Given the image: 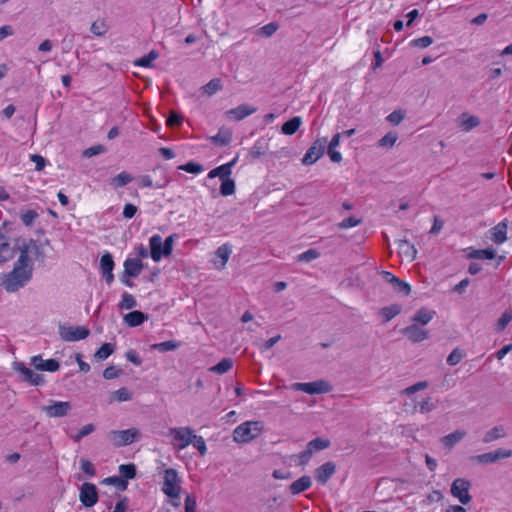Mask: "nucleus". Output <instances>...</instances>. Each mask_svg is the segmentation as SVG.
Here are the masks:
<instances>
[{
  "mask_svg": "<svg viewBox=\"0 0 512 512\" xmlns=\"http://www.w3.org/2000/svg\"><path fill=\"white\" fill-rule=\"evenodd\" d=\"M193 441L191 444L196 448L200 454V456H205L207 453V446L204 438L200 435L193 434Z\"/></svg>",
  "mask_w": 512,
  "mask_h": 512,
  "instance_id": "8fccbe9b",
  "label": "nucleus"
},
{
  "mask_svg": "<svg viewBox=\"0 0 512 512\" xmlns=\"http://www.w3.org/2000/svg\"><path fill=\"white\" fill-rule=\"evenodd\" d=\"M143 269V264L138 258H127L124 261V275L137 277Z\"/></svg>",
  "mask_w": 512,
  "mask_h": 512,
  "instance_id": "412c9836",
  "label": "nucleus"
},
{
  "mask_svg": "<svg viewBox=\"0 0 512 512\" xmlns=\"http://www.w3.org/2000/svg\"><path fill=\"white\" fill-rule=\"evenodd\" d=\"M319 252H317L315 249H309L303 253H301L297 258L300 262H310L312 260H315L319 257Z\"/></svg>",
  "mask_w": 512,
  "mask_h": 512,
  "instance_id": "680f3d73",
  "label": "nucleus"
},
{
  "mask_svg": "<svg viewBox=\"0 0 512 512\" xmlns=\"http://www.w3.org/2000/svg\"><path fill=\"white\" fill-rule=\"evenodd\" d=\"M81 470L89 477H94L96 474V469L93 463L89 460L82 459L80 462Z\"/></svg>",
  "mask_w": 512,
  "mask_h": 512,
  "instance_id": "0e129e2a",
  "label": "nucleus"
},
{
  "mask_svg": "<svg viewBox=\"0 0 512 512\" xmlns=\"http://www.w3.org/2000/svg\"><path fill=\"white\" fill-rule=\"evenodd\" d=\"M15 250L11 246L9 237L0 232V263H5L14 257Z\"/></svg>",
  "mask_w": 512,
  "mask_h": 512,
  "instance_id": "2eb2a0df",
  "label": "nucleus"
},
{
  "mask_svg": "<svg viewBox=\"0 0 512 512\" xmlns=\"http://www.w3.org/2000/svg\"><path fill=\"white\" fill-rule=\"evenodd\" d=\"M136 300L134 296L128 292H124L122 294L121 300L119 302V308L129 310L136 306Z\"/></svg>",
  "mask_w": 512,
  "mask_h": 512,
  "instance_id": "37998d69",
  "label": "nucleus"
},
{
  "mask_svg": "<svg viewBox=\"0 0 512 512\" xmlns=\"http://www.w3.org/2000/svg\"><path fill=\"white\" fill-rule=\"evenodd\" d=\"M132 399V394L125 387H122L116 391H114L111 395L112 401L125 402Z\"/></svg>",
  "mask_w": 512,
  "mask_h": 512,
  "instance_id": "c03bdc74",
  "label": "nucleus"
},
{
  "mask_svg": "<svg viewBox=\"0 0 512 512\" xmlns=\"http://www.w3.org/2000/svg\"><path fill=\"white\" fill-rule=\"evenodd\" d=\"M480 124L478 117L462 113L458 118V126L462 131L469 132Z\"/></svg>",
  "mask_w": 512,
  "mask_h": 512,
  "instance_id": "393cba45",
  "label": "nucleus"
},
{
  "mask_svg": "<svg viewBox=\"0 0 512 512\" xmlns=\"http://www.w3.org/2000/svg\"><path fill=\"white\" fill-rule=\"evenodd\" d=\"M471 483L464 478H457L451 485V494L459 500L461 504H468L472 497L469 494Z\"/></svg>",
  "mask_w": 512,
  "mask_h": 512,
  "instance_id": "423d86ee",
  "label": "nucleus"
},
{
  "mask_svg": "<svg viewBox=\"0 0 512 512\" xmlns=\"http://www.w3.org/2000/svg\"><path fill=\"white\" fill-rule=\"evenodd\" d=\"M405 117V113L398 109V110H395L393 111L392 113H390L388 116H387V121L390 122L391 124L393 125H398L402 122V120L404 119Z\"/></svg>",
  "mask_w": 512,
  "mask_h": 512,
  "instance_id": "e2e57ef3",
  "label": "nucleus"
},
{
  "mask_svg": "<svg viewBox=\"0 0 512 512\" xmlns=\"http://www.w3.org/2000/svg\"><path fill=\"white\" fill-rule=\"evenodd\" d=\"M473 459L479 464H491L496 462L493 451L477 455Z\"/></svg>",
  "mask_w": 512,
  "mask_h": 512,
  "instance_id": "bf43d9fd",
  "label": "nucleus"
},
{
  "mask_svg": "<svg viewBox=\"0 0 512 512\" xmlns=\"http://www.w3.org/2000/svg\"><path fill=\"white\" fill-rule=\"evenodd\" d=\"M507 223L502 221L490 229V239L493 243L500 245L507 240Z\"/></svg>",
  "mask_w": 512,
  "mask_h": 512,
  "instance_id": "dca6fc26",
  "label": "nucleus"
},
{
  "mask_svg": "<svg viewBox=\"0 0 512 512\" xmlns=\"http://www.w3.org/2000/svg\"><path fill=\"white\" fill-rule=\"evenodd\" d=\"M119 472L125 479H133L136 476V467L134 464H122Z\"/></svg>",
  "mask_w": 512,
  "mask_h": 512,
  "instance_id": "864d4df0",
  "label": "nucleus"
},
{
  "mask_svg": "<svg viewBox=\"0 0 512 512\" xmlns=\"http://www.w3.org/2000/svg\"><path fill=\"white\" fill-rule=\"evenodd\" d=\"M434 315V311L422 308L418 310L413 316V324L426 325L433 319Z\"/></svg>",
  "mask_w": 512,
  "mask_h": 512,
  "instance_id": "2f4dec72",
  "label": "nucleus"
},
{
  "mask_svg": "<svg viewBox=\"0 0 512 512\" xmlns=\"http://www.w3.org/2000/svg\"><path fill=\"white\" fill-rule=\"evenodd\" d=\"M132 180V176L129 173L123 171L111 179V184L115 188H119L129 184Z\"/></svg>",
  "mask_w": 512,
  "mask_h": 512,
  "instance_id": "a19ab883",
  "label": "nucleus"
},
{
  "mask_svg": "<svg viewBox=\"0 0 512 512\" xmlns=\"http://www.w3.org/2000/svg\"><path fill=\"white\" fill-rule=\"evenodd\" d=\"M278 28H279V26L276 22H271V23L263 26L258 31V33H260L261 35H263L265 37H270L278 30Z\"/></svg>",
  "mask_w": 512,
  "mask_h": 512,
  "instance_id": "774afa93",
  "label": "nucleus"
},
{
  "mask_svg": "<svg viewBox=\"0 0 512 512\" xmlns=\"http://www.w3.org/2000/svg\"><path fill=\"white\" fill-rule=\"evenodd\" d=\"M254 111H255L254 108H252L248 105L242 104L236 108L227 110L226 117L229 120L240 121V120L244 119L245 117L254 113Z\"/></svg>",
  "mask_w": 512,
  "mask_h": 512,
  "instance_id": "6ab92c4d",
  "label": "nucleus"
},
{
  "mask_svg": "<svg viewBox=\"0 0 512 512\" xmlns=\"http://www.w3.org/2000/svg\"><path fill=\"white\" fill-rule=\"evenodd\" d=\"M181 346V343L179 341L175 340H168L160 343H155L151 346L153 350L159 351V352H168L172 350H176Z\"/></svg>",
  "mask_w": 512,
  "mask_h": 512,
  "instance_id": "f704fd0d",
  "label": "nucleus"
},
{
  "mask_svg": "<svg viewBox=\"0 0 512 512\" xmlns=\"http://www.w3.org/2000/svg\"><path fill=\"white\" fill-rule=\"evenodd\" d=\"M397 246H398V253L403 259H405L409 262H412L416 259L417 250H416L415 246L413 244H411L409 241L399 240L397 242Z\"/></svg>",
  "mask_w": 512,
  "mask_h": 512,
  "instance_id": "f3484780",
  "label": "nucleus"
},
{
  "mask_svg": "<svg viewBox=\"0 0 512 512\" xmlns=\"http://www.w3.org/2000/svg\"><path fill=\"white\" fill-rule=\"evenodd\" d=\"M233 367V361L230 358H223L219 363L212 366L209 370L216 374H224Z\"/></svg>",
  "mask_w": 512,
  "mask_h": 512,
  "instance_id": "e433bc0d",
  "label": "nucleus"
},
{
  "mask_svg": "<svg viewBox=\"0 0 512 512\" xmlns=\"http://www.w3.org/2000/svg\"><path fill=\"white\" fill-rule=\"evenodd\" d=\"M180 478L178 472L174 468H167L163 475L162 491L171 499H180Z\"/></svg>",
  "mask_w": 512,
  "mask_h": 512,
  "instance_id": "f03ea898",
  "label": "nucleus"
},
{
  "mask_svg": "<svg viewBox=\"0 0 512 512\" xmlns=\"http://www.w3.org/2000/svg\"><path fill=\"white\" fill-rule=\"evenodd\" d=\"M79 500L85 507L94 506L99 500L95 484L89 482L83 483L80 488Z\"/></svg>",
  "mask_w": 512,
  "mask_h": 512,
  "instance_id": "6e6552de",
  "label": "nucleus"
},
{
  "mask_svg": "<svg viewBox=\"0 0 512 512\" xmlns=\"http://www.w3.org/2000/svg\"><path fill=\"white\" fill-rule=\"evenodd\" d=\"M328 140L326 137H321L316 139L310 148L305 153L302 163L304 165H312L314 164L318 159H320L327 147Z\"/></svg>",
  "mask_w": 512,
  "mask_h": 512,
  "instance_id": "39448f33",
  "label": "nucleus"
},
{
  "mask_svg": "<svg viewBox=\"0 0 512 512\" xmlns=\"http://www.w3.org/2000/svg\"><path fill=\"white\" fill-rule=\"evenodd\" d=\"M159 57V54L156 50H151L147 55H144L138 59H136L133 64L138 67L149 68L152 67L153 61H155Z\"/></svg>",
  "mask_w": 512,
  "mask_h": 512,
  "instance_id": "72a5a7b5",
  "label": "nucleus"
},
{
  "mask_svg": "<svg viewBox=\"0 0 512 512\" xmlns=\"http://www.w3.org/2000/svg\"><path fill=\"white\" fill-rule=\"evenodd\" d=\"M179 170L185 171L190 174H199L203 172L204 168L201 164L196 163L194 161H189L185 164H182L178 167Z\"/></svg>",
  "mask_w": 512,
  "mask_h": 512,
  "instance_id": "a18cd8bd",
  "label": "nucleus"
},
{
  "mask_svg": "<svg viewBox=\"0 0 512 512\" xmlns=\"http://www.w3.org/2000/svg\"><path fill=\"white\" fill-rule=\"evenodd\" d=\"M301 125L302 118L299 116H295L282 125L281 132L284 135H293L298 131Z\"/></svg>",
  "mask_w": 512,
  "mask_h": 512,
  "instance_id": "c756f323",
  "label": "nucleus"
},
{
  "mask_svg": "<svg viewBox=\"0 0 512 512\" xmlns=\"http://www.w3.org/2000/svg\"><path fill=\"white\" fill-rule=\"evenodd\" d=\"M38 218V213L35 210H25L21 212L20 219L25 226H31Z\"/></svg>",
  "mask_w": 512,
  "mask_h": 512,
  "instance_id": "3c124183",
  "label": "nucleus"
},
{
  "mask_svg": "<svg viewBox=\"0 0 512 512\" xmlns=\"http://www.w3.org/2000/svg\"><path fill=\"white\" fill-rule=\"evenodd\" d=\"M496 257V251L493 248L477 249L468 254L470 259L492 260Z\"/></svg>",
  "mask_w": 512,
  "mask_h": 512,
  "instance_id": "473e14b6",
  "label": "nucleus"
},
{
  "mask_svg": "<svg viewBox=\"0 0 512 512\" xmlns=\"http://www.w3.org/2000/svg\"><path fill=\"white\" fill-rule=\"evenodd\" d=\"M72 410V404L69 401H53L50 405L42 408V411L49 418L64 417Z\"/></svg>",
  "mask_w": 512,
  "mask_h": 512,
  "instance_id": "0eeeda50",
  "label": "nucleus"
},
{
  "mask_svg": "<svg viewBox=\"0 0 512 512\" xmlns=\"http://www.w3.org/2000/svg\"><path fill=\"white\" fill-rule=\"evenodd\" d=\"M90 29L91 32L96 36H103L108 31L107 24L103 19H98L94 21Z\"/></svg>",
  "mask_w": 512,
  "mask_h": 512,
  "instance_id": "49530a36",
  "label": "nucleus"
},
{
  "mask_svg": "<svg viewBox=\"0 0 512 512\" xmlns=\"http://www.w3.org/2000/svg\"><path fill=\"white\" fill-rule=\"evenodd\" d=\"M512 321V310H506L498 319L496 328L498 331H504L507 325Z\"/></svg>",
  "mask_w": 512,
  "mask_h": 512,
  "instance_id": "603ef678",
  "label": "nucleus"
},
{
  "mask_svg": "<svg viewBox=\"0 0 512 512\" xmlns=\"http://www.w3.org/2000/svg\"><path fill=\"white\" fill-rule=\"evenodd\" d=\"M463 358V353L458 349L455 348L447 357V363L450 366L457 365Z\"/></svg>",
  "mask_w": 512,
  "mask_h": 512,
  "instance_id": "69168bd1",
  "label": "nucleus"
},
{
  "mask_svg": "<svg viewBox=\"0 0 512 512\" xmlns=\"http://www.w3.org/2000/svg\"><path fill=\"white\" fill-rule=\"evenodd\" d=\"M148 319V315L139 310H134L124 316V322L129 327L142 325Z\"/></svg>",
  "mask_w": 512,
  "mask_h": 512,
  "instance_id": "a878e982",
  "label": "nucleus"
},
{
  "mask_svg": "<svg viewBox=\"0 0 512 512\" xmlns=\"http://www.w3.org/2000/svg\"><path fill=\"white\" fill-rule=\"evenodd\" d=\"M330 441L328 439L317 437L307 444V448L310 449L313 453L316 451H321L330 446Z\"/></svg>",
  "mask_w": 512,
  "mask_h": 512,
  "instance_id": "4c0bfd02",
  "label": "nucleus"
},
{
  "mask_svg": "<svg viewBox=\"0 0 512 512\" xmlns=\"http://www.w3.org/2000/svg\"><path fill=\"white\" fill-rule=\"evenodd\" d=\"M183 117L180 113L176 111H171L169 116L166 119V125L168 127H178L182 124Z\"/></svg>",
  "mask_w": 512,
  "mask_h": 512,
  "instance_id": "6e6d98bb",
  "label": "nucleus"
},
{
  "mask_svg": "<svg viewBox=\"0 0 512 512\" xmlns=\"http://www.w3.org/2000/svg\"><path fill=\"white\" fill-rule=\"evenodd\" d=\"M115 346L111 343H104L95 352L94 357L98 360H105L114 353Z\"/></svg>",
  "mask_w": 512,
  "mask_h": 512,
  "instance_id": "58836bf2",
  "label": "nucleus"
},
{
  "mask_svg": "<svg viewBox=\"0 0 512 512\" xmlns=\"http://www.w3.org/2000/svg\"><path fill=\"white\" fill-rule=\"evenodd\" d=\"M466 434L467 433L465 430L457 429L454 432L442 437L441 442L446 448L451 449L457 443H459L466 436Z\"/></svg>",
  "mask_w": 512,
  "mask_h": 512,
  "instance_id": "bb28decb",
  "label": "nucleus"
},
{
  "mask_svg": "<svg viewBox=\"0 0 512 512\" xmlns=\"http://www.w3.org/2000/svg\"><path fill=\"white\" fill-rule=\"evenodd\" d=\"M209 140L216 146H227L232 140V131L229 128L221 127L216 135L209 137Z\"/></svg>",
  "mask_w": 512,
  "mask_h": 512,
  "instance_id": "b1692460",
  "label": "nucleus"
},
{
  "mask_svg": "<svg viewBox=\"0 0 512 512\" xmlns=\"http://www.w3.org/2000/svg\"><path fill=\"white\" fill-rule=\"evenodd\" d=\"M291 389L295 391H302L310 395L324 394L332 391V385L326 380H316L313 382L306 383H293Z\"/></svg>",
  "mask_w": 512,
  "mask_h": 512,
  "instance_id": "20e7f679",
  "label": "nucleus"
},
{
  "mask_svg": "<svg viewBox=\"0 0 512 512\" xmlns=\"http://www.w3.org/2000/svg\"><path fill=\"white\" fill-rule=\"evenodd\" d=\"M185 512H197V501L194 495L188 494L184 501Z\"/></svg>",
  "mask_w": 512,
  "mask_h": 512,
  "instance_id": "052dcab7",
  "label": "nucleus"
},
{
  "mask_svg": "<svg viewBox=\"0 0 512 512\" xmlns=\"http://www.w3.org/2000/svg\"><path fill=\"white\" fill-rule=\"evenodd\" d=\"M31 247L37 249V245L33 240H30L29 243H24L20 247V255L14 263L13 269L3 275L1 285L7 292H16L31 280L33 275V261L29 255Z\"/></svg>",
  "mask_w": 512,
  "mask_h": 512,
  "instance_id": "f257e3e1",
  "label": "nucleus"
},
{
  "mask_svg": "<svg viewBox=\"0 0 512 512\" xmlns=\"http://www.w3.org/2000/svg\"><path fill=\"white\" fill-rule=\"evenodd\" d=\"M401 312V307L397 304L383 307L380 311L385 322L390 321Z\"/></svg>",
  "mask_w": 512,
  "mask_h": 512,
  "instance_id": "ea45409f",
  "label": "nucleus"
},
{
  "mask_svg": "<svg viewBox=\"0 0 512 512\" xmlns=\"http://www.w3.org/2000/svg\"><path fill=\"white\" fill-rule=\"evenodd\" d=\"M222 89L221 80L218 78L211 79L202 87V91L207 96H212Z\"/></svg>",
  "mask_w": 512,
  "mask_h": 512,
  "instance_id": "c9c22d12",
  "label": "nucleus"
},
{
  "mask_svg": "<svg viewBox=\"0 0 512 512\" xmlns=\"http://www.w3.org/2000/svg\"><path fill=\"white\" fill-rule=\"evenodd\" d=\"M89 330L84 326H71L61 330L60 335L64 341H79L89 336Z\"/></svg>",
  "mask_w": 512,
  "mask_h": 512,
  "instance_id": "9d476101",
  "label": "nucleus"
},
{
  "mask_svg": "<svg viewBox=\"0 0 512 512\" xmlns=\"http://www.w3.org/2000/svg\"><path fill=\"white\" fill-rule=\"evenodd\" d=\"M381 275L386 282L392 284L394 290L397 291L398 293H401L405 296H408L410 294L411 286L407 282L399 279L398 277L394 276L391 272L388 271H382Z\"/></svg>",
  "mask_w": 512,
  "mask_h": 512,
  "instance_id": "ddd939ff",
  "label": "nucleus"
},
{
  "mask_svg": "<svg viewBox=\"0 0 512 512\" xmlns=\"http://www.w3.org/2000/svg\"><path fill=\"white\" fill-rule=\"evenodd\" d=\"M115 266L112 255L109 252L104 253L100 259L101 273L113 271Z\"/></svg>",
  "mask_w": 512,
  "mask_h": 512,
  "instance_id": "79ce46f5",
  "label": "nucleus"
},
{
  "mask_svg": "<svg viewBox=\"0 0 512 512\" xmlns=\"http://www.w3.org/2000/svg\"><path fill=\"white\" fill-rule=\"evenodd\" d=\"M506 435L507 431L505 427L502 425H497L485 433L482 441L484 443H490L500 438H504Z\"/></svg>",
  "mask_w": 512,
  "mask_h": 512,
  "instance_id": "c85d7f7f",
  "label": "nucleus"
},
{
  "mask_svg": "<svg viewBox=\"0 0 512 512\" xmlns=\"http://www.w3.org/2000/svg\"><path fill=\"white\" fill-rule=\"evenodd\" d=\"M312 485L311 478L307 475H304L300 477L298 480L294 481L290 487L289 490L293 495L300 494L301 492H304L308 490Z\"/></svg>",
  "mask_w": 512,
  "mask_h": 512,
  "instance_id": "cd10ccee",
  "label": "nucleus"
},
{
  "mask_svg": "<svg viewBox=\"0 0 512 512\" xmlns=\"http://www.w3.org/2000/svg\"><path fill=\"white\" fill-rule=\"evenodd\" d=\"M398 139V134L396 132H388L384 135L378 142L380 147H388L391 148L395 145Z\"/></svg>",
  "mask_w": 512,
  "mask_h": 512,
  "instance_id": "09e8293b",
  "label": "nucleus"
},
{
  "mask_svg": "<svg viewBox=\"0 0 512 512\" xmlns=\"http://www.w3.org/2000/svg\"><path fill=\"white\" fill-rule=\"evenodd\" d=\"M117 446L129 445L140 438V431L137 428H130L121 431H112Z\"/></svg>",
  "mask_w": 512,
  "mask_h": 512,
  "instance_id": "1a4fd4ad",
  "label": "nucleus"
},
{
  "mask_svg": "<svg viewBox=\"0 0 512 512\" xmlns=\"http://www.w3.org/2000/svg\"><path fill=\"white\" fill-rule=\"evenodd\" d=\"M427 387H428L427 381H419V382L415 383L414 385H411V386L405 388L401 393L409 396L418 391L424 390Z\"/></svg>",
  "mask_w": 512,
  "mask_h": 512,
  "instance_id": "13d9d810",
  "label": "nucleus"
},
{
  "mask_svg": "<svg viewBox=\"0 0 512 512\" xmlns=\"http://www.w3.org/2000/svg\"><path fill=\"white\" fill-rule=\"evenodd\" d=\"M236 161H237V158H234L232 161L222 164V165L212 169L208 173V178L212 179L215 177H219L220 180L229 178L232 173V167L235 165Z\"/></svg>",
  "mask_w": 512,
  "mask_h": 512,
  "instance_id": "aec40b11",
  "label": "nucleus"
},
{
  "mask_svg": "<svg viewBox=\"0 0 512 512\" xmlns=\"http://www.w3.org/2000/svg\"><path fill=\"white\" fill-rule=\"evenodd\" d=\"M94 430L95 426L93 424H86L77 432V434L71 436V438L74 440V442H80L85 436L94 432Z\"/></svg>",
  "mask_w": 512,
  "mask_h": 512,
  "instance_id": "5fc2aeb1",
  "label": "nucleus"
},
{
  "mask_svg": "<svg viewBox=\"0 0 512 512\" xmlns=\"http://www.w3.org/2000/svg\"><path fill=\"white\" fill-rule=\"evenodd\" d=\"M121 369L116 366H108L103 371V377L107 380L115 379L120 376Z\"/></svg>",
  "mask_w": 512,
  "mask_h": 512,
  "instance_id": "338daca9",
  "label": "nucleus"
},
{
  "mask_svg": "<svg viewBox=\"0 0 512 512\" xmlns=\"http://www.w3.org/2000/svg\"><path fill=\"white\" fill-rule=\"evenodd\" d=\"M427 387H428L427 381H419V382L415 383L414 385H411V386L405 388L401 393L409 396L418 391L424 390Z\"/></svg>",
  "mask_w": 512,
  "mask_h": 512,
  "instance_id": "4d7b16f0",
  "label": "nucleus"
},
{
  "mask_svg": "<svg viewBox=\"0 0 512 512\" xmlns=\"http://www.w3.org/2000/svg\"><path fill=\"white\" fill-rule=\"evenodd\" d=\"M18 371L23 375L24 379L33 385H38L43 382L41 375L35 373L32 369L21 364Z\"/></svg>",
  "mask_w": 512,
  "mask_h": 512,
  "instance_id": "7c9ffc66",
  "label": "nucleus"
},
{
  "mask_svg": "<svg viewBox=\"0 0 512 512\" xmlns=\"http://www.w3.org/2000/svg\"><path fill=\"white\" fill-rule=\"evenodd\" d=\"M32 364L35 368L43 371L55 372L59 369V362L55 359L43 360L40 356H34L32 358Z\"/></svg>",
  "mask_w": 512,
  "mask_h": 512,
  "instance_id": "5701e85b",
  "label": "nucleus"
},
{
  "mask_svg": "<svg viewBox=\"0 0 512 512\" xmlns=\"http://www.w3.org/2000/svg\"><path fill=\"white\" fill-rule=\"evenodd\" d=\"M336 466L333 462H326L320 467H318L315 471V477L316 480L321 483L325 484L331 476L335 473Z\"/></svg>",
  "mask_w": 512,
  "mask_h": 512,
  "instance_id": "a211bd4d",
  "label": "nucleus"
},
{
  "mask_svg": "<svg viewBox=\"0 0 512 512\" xmlns=\"http://www.w3.org/2000/svg\"><path fill=\"white\" fill-rule=\"evenodd\" d=\"M232 253V246L229 243H225L217 248L215 255L212 259L214 267L218 270L225 268L227 262Z\"/></svg>",
  "mask_w": 512,
  "mask_h": 512,
  "instance_id": "9b49d317",
  "label": "nucleus"
},
{
  "mask_svg": "<svg viewBox=\"0 0 512 512\" xmlns=\"http://www.w3.org/2000/svg\"><path fill=\"white\" fill-rule=\"evenodd\" d=\"M251 425H256L255 421H247L242 423L233 431V439L237 443H247L251 439H253V435L251 433Z\"/></svg>",
  "mask_w": 512,
  "mask_h": 512,
  "instance_id": "4468645a",
  "label": "nucleus"
},
{
  "mask_svg": "<svg viewBox=\"0 0 512 512\" xmlns=\"http://www.w3.org/2000/svg\"><path fill=\"white\" fill-rule=\"evenodd\" d=\"M220 192L223 196H230L235 192V183L230 177L221 180Z\"/></svg>",
  "mask_w": 512,
  "mask_h": 512,
  "instance_id": "de8ad7c7",
  "label": "nucleus"
},
{
  "mask_svg": "<svg viewBox=\"0 0 512 512\" xmlns=\"http://www.w3.org/2000/svg\"><path fill=\"white\" fill-rule=\"evenodd\" d=\"M194 430L189 426L175 427L169 429V436L172 438V444L178 451L184 450L193 441Z\"/></svg>",
  "mask_w": 512,
  "mask_h": 512,
  "instance_id": "7ed1b4c3",
  "label": "nucleus"
},
{
  "mask_svg": "<svg viewBox=\"0 0 512 512\" xmlns=\"http://www.w3.org/2000/svg\"><path fill=\"white\" fill-rule=\"evenodd\" d=\"M150 256L155 262H159L164 256L162 247V237L158 234L153 235L150 240Z\"/></svg>",
  "mask_w": 512,
  "mask_h": 512,
  "instance_id": "4be33fe9",
  "label": "nucleus"
},
{
  "mask_svg": "<svg viewBox=\"0 0 512 512\" xmlns=\"http://www.w3.org/2000/svg\"><path fill=\"white\" fill-rule=\"evenodd\" d=\"M401 333L406 336L411 342L419 343L429 337L427 330L421 328L417 324H411L401 330Z\"/></svg>",
  "mask_w": 512,
  "mask_h": 512,
  "instance_id": "f8f14e48",
  "label": "nucleus"
}]
</instances>
